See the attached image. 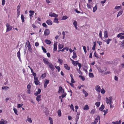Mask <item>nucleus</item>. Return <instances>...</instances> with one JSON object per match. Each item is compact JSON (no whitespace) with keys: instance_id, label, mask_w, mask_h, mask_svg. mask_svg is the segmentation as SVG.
I'll return each mask as SVG.
<instances>
[{"instance_id":"25","label":"nucleus","mask_w":124,"mask_h":124,"mask_svg":"<svg viewBox=\"0 0 124 124\" xmlns=\"http://www.w3.org/2000/svg\"><path fill=\"white\" fill-rule=\"evenodd\" d=\"M45 41L46 43L47 44L50 45L51 43V41L49 40L46 39Z\"/></svg>"},{"instance_id":"59","label":"nucleus","mask_w":124,"mask_h":124,"mask_svg":"<svg viewBox=\"0 0 124 124\" xmlns=\"http://www.w3.org/2000/svg\"><path fill=\"white\" fill-rule=\"evenodd\" d=\"M73 24L74 25V26L76 25L77 26V21H74L73 23Z\"/></svg>"},{"instance_id":"56","label":"nucleus","mask_w":124,"mask_h":124,"mask_svg":"<svg viewBox=\"0 0 124 124\" xmlns=\"http://www.w3.org/2000/svg\"><path fill=\"white\" fill-rule=\"evenodd\" d=\"M31 85L29 84L27 86V88L28 89H31Z\"/></svg>"},{"instance_id":"45","label":"nucleus","mask_w":124,"mask_h":124,"mask_svg":"<svg viewBox=\"0 0 124 124\" xmlns=\"http://www.w3.org/2000/svg\"><path fill=\"white\" fill-rule=\"evenodd\" d=\"M42 48L43 52L45 53H46L47 51L46 49L44 48L43 46H42Z\"/></svg>"},{"instance_id":"55","label":"nucleus","mask_w":124,"mask_h":124,"mask_svg":"<svg viewBox=\"0 0 124 124\" xmlns=\"http://www.w3.org/2000/svg\"><path fill=\"white\" fill-rule=\"evenodd\" d=\"M99 36L102 39V32L101 31H100V33H99Z\"/></svg>"},{"instance_id":"12","label":"nucleus","mask_w":124,"mask_h":124,"mask_svg":"<svg viewBox=\"0 0 124 124\" xmlns=\"http://www.w3.org/2000/svg\"><path fill=\"white\" fill-rule=\"evenodd\" d=\"M37 96V97L36 98V100L38 101L39 102L41 100V95H38Z\"/></svg>"},{"instance_id":"49","label":"nucleus","mask_w":124,"mask_h":124,"mask_svg":"<svg viewBox=\"0 0 124 124\" xmlns=\"http://www.w3.org/2000/svg\"><path fill=\"white\" fill-rule=\"evenodd\" d=\"M109 98L108 99L107 97L106 98V101L107 104H108L109 102Z\"/></svg>"},{"instance_id":"39","label":"nucleus","mask_w":124,"mask_h":124,"mask_svg":"<svg viewBox=\"0 0 124 124\" xmlns=\"http://www.w3.org/2000/svg\"><path fill=\"white\" fill-rule=\"evenodd\" d=\"M49 120H50V124H53V121L51 117H49Z\"/></svg>"},{"instance_id":"47","label":"nucleus","mask_w":124,"mask_h":124,"mask_svg":"<svg viewBox=\"0 0 124 124\" xmlns=\"http://www.w3.org/2000/svg\"><path fill=\"white\" fill-rule=\"evenodd\" d=\"M105 90L103 88H102L101 91V93L102 94H104L105 93Z\"/></svg>"},{"instance_id":"23","label":"nucleus","mask_w":124,"mask_h":124,"mask_svg":"<svg viewBox=\"0 0 124 124\" xmlns=\"http://www.w3.org/2000/svg\"><path fill=\"white\" fill-rule=\"evenodd\" d=\"M76 53L74 51L73 53V55L72 56V58L73 59H74L75 58L77 57V56L76 55Z\"/></svg>"},{"instance_id":"26","label":"nucleus","mask_w":124,"mask_h":124,"mask_svg":"<svg viewBox=\"0 0 124 124\" xmlns=\"http://www.w3.org/2000/svg\"><path fill=\"white\" fill-rule=\"evenodd\" d=\"M57 44L54 43V51H56L57 50Z\"/></svg>"},{"instance_id":"17","label":"nucleus","mask_w":124,"mask_h":124,"mask_svg":"<svg viewBox=\"0 0 124 124\" xmlns=\"http://www.w3.org/2000/svg\"><path fill=\"white\" fill-rule=\"evenodd\" d=\"M34 81V83L35 85H40V82L39 81L38 79V80H35Z\"/></svg>"},{"instance_id":"42","label":"nucleus","mask_w":124,"mask_h":124,"mask_svg":"<svg viewBox=\"0 0 124 124\" xmlns=\"http://www.w3.org/2000/svg\"><path fill=\"white\" fill-rule=\"evenodd\" d=\"M27 120L28 122L31 123H32V121L31 118L29 117H27Z\"/></svg>"},{"instance_id":"50","label":"nucleus","mask_w":124,"mask_h":124,"mask_svg":"<svg viewBox=\"0 0 124 124\" xmlns=\"http://www.w3.org/2000/svg\"><path fill=\"white\" fill-rule=\"evenodd\" d=\"M67 93H63V94H62V98H63L65 97Z\"/></svg>"},{"instance_id":"38","label":"nucleus","mask_w":124,"mask_h":124,"mask_svg":"<svg viewBox=\"0 0 124 124\" xmlns=\"http://www.w3.org/2000/svg\"><path fill=\"white\" fill-rule=\"evenodd\" d=\"M13 110L15 114L18 115L17 114V109L16 108H14Z\"/></svg>"},{"instance_id":"60","label":"nucleus","mask_w":124,"mask_h":124,"mask_svg":"<svg viewBox=\"0 0 124 124\" xmlns=\"http://www.w3.org/2000/svg\"><path fill=\"white\" fill-rule=\"evenodd\" d=\"M95 112V110L93 109L92 110L91 112V113L92 114H94Z\"/></svg>"},{"instance_id":"4","label":"nucleus","mask_w":124,"mask_h":124,"mask_svg":"<svg viewBox=\"0 0 124 124\" xmlns=\"http://www.w3.org/2000/svg\"><path fill=\"white\" fill-rule=\"evenodd\" d=\"M95 90L98 93H100L101 91V88L99 85H96L95 87Z\"/></svg>"},{"instance_id":"11","label":"nucleus","mask_w":124,"mask_h":124,"mask_svg":"<svg viewBox=\"0 0 124 124\" xmlns=\"http://www.w3.org/2000/svg\"><path fill=\"white\" fill-rule=\"evenodd\" d=\"M49 80L48 79H46L45 80L44 84V87L45 88H46L47 87V85L49 84Z\"/></svg>"},{"instance_id":"51","label":"nucleus","mask_w":124,"mask_h":124,"mask_svg":"<svg viewBox=\"0 0 124 124\" xmlns=\"http://www.w3.org/2000/svg\"><path fill=\"white\" fill-rule=\"evenodd\" d=\"M9 88V87L7 86H3L2 87V89H5V90H7Z\"/></svg>"},{"instance_id":"57","label":"nucleus","mask_w":124,"mask_h":124,"mask_svg":"<svg viewBox=\"0 0 124 124\" xmlns=\"http://www.w3.org/2000/svg\"><path fill=\"white\" fill-rule=\"evenodd\" d=\"M5 0H2V5L4 6L5 5Z\"/></svg>"},{"instance_id":"40","label":"nucleus","mask_w":124,"mask_h":124,"mask_svg":"<svg viewBox=\"0 0 124 124\" xmlns=\"http://www.w3.org/2000/svg\"><path fill=\"white\" fill-rule=\"evenodd\" d=\"M27 47H28V50H29V51L30 52H31L32 49L31 48V46Z\"/></svg>"},{"instance_id":"9","label":"nucleus","mask_w":124,"mask_h":124,"mask_svg":"<svg viewBox=\"0 0 124 124\" xmlns=\"http://www.w3.org/2000/svg\"><path fill=\"white\" fill-rule=\"evenodd\" d=\"M7 123L6 120H4L2 119H1V120L0 121V124H6Z\"/></svg>"},{"instance_id":"52","label":"nucleus","mask_w":124,"mask_h":124,"mask_svg":"<svg viewBox=\"0 0 124 124\" xmlns=\"http://www.w3.org/2000/svg\"><path fill=\"white\" fill-rule=\"evenodd\" d=\"M23 105V104H18L17 107L19 108L22 107V106Z\"/></svg>"},{"instance_id":"16","label":"nucleus","mask_w":124,"mask_h":124,"mask_svg":"<svg viewBox=\"0 0 124 124\" xmlns=\"http://www.w3.org/2000/svg\"><path fill=\"white\" fill-rule=\"evenodd\" d=\"M64 68L65 69L68 70H69L70 69V67L68 66L67 64H64Z\"/></svg>"},{"instance_id":"3","label":"nucleus","mask_w":124,"mask_h":124,"mask_svg":"<svg viewBox=\"0 0 124 124\" xmlns=\"http://www.w3.org/2000/svg\"><path fill=\"white\" fill-rule=\"evenodd\" d=\"M50 31L48 29H46L45 31L44 32V35L45 36H47L49 35L50 34Z\"/></svg>"},{"instance_id":"63","label":"nucleus","mask_w":124,"mask_h":124,"mask_svg":"<svg viewBox=\"0 0 124 124\" xmlns=\"http://www.w3.org/2000/svg\"><path fill=\"white\" fill-rule=\"evenodd\" d=\"M78 65L79 67V69H80L82 66V65L81 64L79 63L78 64Z\"/></svg>"},{"instance_id":"24","label":"nucleus","mask_w":124,"mask_h":124,"mask_svg":"<svg viewBox=\"0 0 124 124\" xmlns=\"http://www.w3.org/2000/svg\"><path fill=\"white\" fill-rule=\"evenodd\" d=\"M83 93L85 95V97H87L88 95V93L84 89H83Z\"/></svg>"},{"instance_id":"10","label":"nucleus","mask_w":124,"mask_h":124,"mask_svg":"<svg viewBox=\"0 0 124 124\" xmlns=\"http://www.w3.org/2000/svg\"><path fill=\"white\" fill-rule=\"evenodd\" d=\"M112 97L110 96L109 97V101L110 107L111 108H112Z\"/></svg>"},{"instance_id":"64","label":"nucleus","mask_w":124,"mask_h":124,"mask_svg":"<svg viewBox=\"0 0 124 124\" xmlns=\"http://www.w3.org/2000/svg\"><path fill=\"white\" fill-rule=\"evenodd\" d=\"M121 45L123 47H124V40L122 42H121Z\"/></svg>"},{"instance_id":"29","label":"nucleus","mask_w":124,"mask_h":124,"mask_svg":"<svg viewBox=\"0 0 124 124\" xmlns=\"http://www.w3.org/2000/svg\"><path fill=\"white\" fill-rule=\"evenodd\" d=\"M123 13V10L119 11L117 15V17H118L119 16L121 15Z\"/></svg>"},{"instance_id":"58","label":"nucleus","mask_w":124,"mask_h":124,"mask_svg":"<svg viewBox=\"0 0 124 124\" xmlns=\"http://www.w3.org/2000/svg\"><path fill=\"white\" fill-rule=\"evenodd\" d=\"M42 26L44 27L45 28H47V25L45 23H43L42 24Z\"/></svg>"},{"instance_id":"28","label":"nucleus","mask_w":124,"mask_h":124,"mask_svg":"<svg viewBox=\"0 0 124 124\" xmlns=\"http://www.w3.org/2000/svg\"><path fill=\"white\" fill-rule=\"evenodd\" d=\"M124 35V34L123 32H122L120 33L119 34H118L117 35V37L118 38H119L120 37L123 36Z\"/></svg>"},{"instance_id":"37","label":"nucleus","mask_w":124,"mask_h":124,"mask_svg":"<svg viewBox=\"0 0 124 124\" xmlns=\"http://www.w3.org/2000/svg\"><path fill=\"white\" fill-rule=\"evenodd\" d=\"M79 77L80 78L82 81H84L85 80V77L82 76L80 75Z\"/></svg>"},{"instance_id":"46","label":"nucleus","mask_w":124,"mask_h":124,"mask_svg":"<svg viewBox=\"0 0 124 124\" xmlns=\"http://www.w3.org/2000/svg\"><path fill=\"white\" fill-rule=\"evenodd\" d=\"M70 108L71 109H72L74 111V106L72 104H71L70 106Z\"/></svg>"},{"instance_id":"15","label":"nucleus","mask_w":124,"mask_h":124,"mask_svg":"<svg viewBox=\"0 0 124 124\" xmlns=\"http://www.w3.org/2000/svg\"><path fill=\"white\" fill-rule=\"evenodd\" d=\"M112 40V39H105L104 40V41L107 44H109L110 42Z\"/></svg>"},{"instance_id":"62","label":"nucleus","mask_w":124,"mask_h":124,"mask_svg":"<svg viewBox=\"0 0 124 124\" xmlns=\"http://www.w3.org/2000/svg\"><path fill=\"white\" fill-rule=\"evenodd\" d=\"M108 109H106V110H104L103 111L104 113L107 114L108 112Z\"/></svg>"},{"instance_id":"18","label":"nucleus","mask_w":124,"mask_h":124,"mask_svg":"<svg viewBox=\"0 0 124 124\" xmlns=\"http://www.w3.org/2000/svg\"><path fill=\"white\" fill-rule=\"evenodd\" d=\"M41 89L39 88L38 89L37 92H36L35 93L34 95L35 96H37L38 94H40L41 93Z\"/></svg>"},{"instance_id":"27","label":"nucleus","mask_w":124,"mask_h":124,"mask_svg":"<svg viewBox=\"0 0 124 124\" xmlns=\"http://www.w3.org/2000/svg\"><path fill=\"white\" fill-rule=\"evenodd\" d=\"M104 108V106L103 104H102L101 107H100L99 108V110L102 111Z\"/></svg>"},{"instance_id":"36","label":"nucleus","mask_w":124,"mask_h":124,"mask_svg":"<svg viewBox=\"0 0 124 124\" xmlns=\"http://www.w3.org/2000/svg\"><path fill=\"white\" fill-rule=\"evenodd\" d=\"M58 62L61 64H62V63L63 62V60L62 59H58Z\"/></svg>"},{"instance_id":"1","label":"nucleus","mask_w":124,"mask_h":124,"mask_svg":"<svg viewBox=\"0 0 124 124\" xmlns=\"http://www.w3.org/2000/svg\"><path fill=\"white\" fill-rule=\"evenodd\" d=\"M7 30L6 32L10 31L12 29V26L9 25V23H7L6 24Z\"/></svg>"},{"instance_id":"20","label":"nucleus","mask_w":124,"mask_h":124,"mask_svg":"<svg viewBox=\"0 0 124 124\" xmlns=\"http://www.w3.org/2000/svg\"><path fill=\"white\" fill-rule=\"evenodd\" d=\"M108 37L107 32L106 31H105L104 32V37L106 38H108Z\"/></svg>"},{"instance_id":"14","label":"nucleus","mask_w":124,"mask_h":124,"mask_svg":"<svg viewBox=\"0 0 124 124\" xmlns=\"http://www.w3.org/2000/svg\"><path fill=\"white\" fill-rule=\"evenodd\" d=\"M46 23L49 25H51L52 24V22L51 20H48L46 21Z\"/></svg>"},{"instance_id":"19","label":"nucleus","mask_w":124,"mask_h":124,"mask_svg":"<svg viewBox=\"0 0 124 124\" xmlns=\"http://www.w3.org/2000/svg\"><path fill=\"white\" fill-rule=\"evenodd\" d=\"M20 50H19V51L17 52V55L19 60L21 61V59L20 58Z\"/></svg>"},{"instance_id":"2","label":"nucleus","mask_w":124,"mask_h":124,"mask_svg":"<svg viewBox=\"0 0 124 124\" xmlns=\"http://www.w3.org/2000/svg\"><path fill=\"white\" fill-rule=\"evenodd\" d=\"M64 89L62 88L61 86H60L59 87L58 93H64Z\"/></svg>"},{"instance_id":"61","label":"nucleus","mask_w":124,"mask_h":124,"mask_svg":"<svg viewBox=\"0 0 124 124\" xmlns=\"http://www.w3.org/2000/svg\"><path fill=\"white\" fill-rule=\"evenodd\" d=\"M112 123L113 124H119V122L118 121L113 122Z\"/></svg>"},{"instance_id":"41","label":"nucleus","mask_w":124,"mask_h":124,"mask_svg":"<svg viewBox=\"0 0 124 124\" xmlns=\"http://www.w3.org/2000/svg\"><path fill=\"white\" fill-rule=\"evenodd\" d=\"M26 44L27 47L31 46L30 42L28 40L27 41L26 43Z\"/></svg>"},{"instance_id":"48","label":"nucleus","mask_w":124,"mask_h":124,"mask_svg":"<svg viewBox=\"0 0 124 124\" xmlns=\"http://www.w3.org/2000/svg\"><path fill=\"white\" fill-rule=\"evenodd\" d=\"M55 67L57 69L58 72L60 70V68L59 66H55Z\"/></svg>"},{"instance_id":"8","label":"nucleus","mask_w":124,"mask_h":124,"mask_svg":"<svg viewBox=\"0 0 124 124\" xmlns=\"http://www.w3.org/2000/svg\"><path fill=\"white\" fill-rule=\"evenodd\" d=\"M44 63L48 65L50 63L48 62V59L45 58H44L43 59Z\"/></svg>"},{"instance_id":"13","label":"nucleus","mask_w":124,"mask_h":124,"mask_svg":"<svg viewBox=\"0 0 124 124\" xmlns=\"http://www.w3.org/2000/svg\"><path fill=\"white\" fill-rule=\"evenodd\" d=\"M49 16L52 17H57L58 16V15L54 13H53L51 14H49Z\"/></svg>"},{"instance_id":"44","label":"nucleus","mask_w":124,"mask_h":124,"mask_svg":"<svg viewBox=\"0 0 124 124\" xmlns=\"http://www.w3.org/2000/svg\"><path fill=\"white\" fill-rule=\"evenodd\" d=\"M89 76L91 78H93L94 77V75L92 73H89Z\"/></svg>"},{"instance_id":"32","label":"nucleus","mask_w":124,"mask_h":124,"mask_svg":"<svg viewBox=\"0 0 124 124\" xmlns=\"http://www.w3.org/2000/svg\"><path fill=\"white\" fill-rule=\"evenodd\" d=\"M57 113L58 116H60L61 115V112L60 109L58 110L57 111Z\"/></svg>"},{"instance_id":"21","label":"nucleus","mask_w":124,"mask_h":124,"mask_svg":"<svg viewBox=\"0 0 124 124\" xmlns=\"http://www.w3.org/2000/svg\"><path fill=\"white\" fill-rule=\"evenodd\" d=\"M83 109L85 110H87L89 109V108L87 105H86L84 107Z\"/></svg>"},{"instance_id":"31","label":"nucleus","mask_w":124,"mask_h":124,"mask_svg":"<svg viewBox=\"0 0 124 124\" xmlns=\"http://www.w3.org/2000/svg\"><path fill=\"white\" fill-rule=\"evenodd\" d=\"M46 76V74L45 73L44 74H42L41 76V78H42V79L44 78Z\"/></svg>"},{"instance_id":"54","label":"nucleus","mask_w":124,"mask_h":124,"mask_svg":"<svg viewBox=\"0 0 124 124\" xmlns=\"http://www.w3.org/2000/svg\"><path fill=\"white\" fill-rule=\"evenodd\" d=\"M83 49L85 54H86V48L85 46H83Z\"/></svg>"},{"instance_id":"6","label":"nucleus","mask_w":124,"mask_h":124,"mask_svg":"<svg viewBox=\"0 0 124 124\" xmlns=\"http://www.w3.org/2000/svg\"><path fill=\"white\" fill-rule=\"evenodd\" d=\"M48 65L49 66L50 69L52 70H53L55 69L54 66L50 62Z\"/></svg>"},{"instance_id":"22","label":"nucleus","mask_w":124,"mask_h":124,"mask_svg":"<svg viewBox=\"0 0 124 124\" xmlns=\"http://www.w3.org/2000/svg\"><path fill=\"white\" fill-rule=\"evenodd\" d=\"M54 22L57 23H59L58 21V19L57 18V17H55L54 20Z\"/></svg>"},{"instance_id":"33","label":"nucleus","mask_w":124,"mask_h":124,"mask_svg":"<svg viewBox=\"0 0 124 124\" xmlns=\"http://www.w3.org/2000/svg\"><path fill=\"white\" fill-rule=\"evenodd\" d=\"M97 9L96 5L93 8V12H95L96 10Z\"/></svg>"},{"instance_id":"5","label":"nucleus","mask_w":124,"mask_h":124,"mask_svg":"<svg viewBox=\"0 0 124 124\" xmlns=\"http://www.w3.org/2000/svg\"><path fill=\"white\" fill-rule=\"evenodd\" d=\"M29 13H30L29 14L30 18L31 20V17H33V15L35 12L33 11L30 10L29 11Z\"/></svg>"},{"instance_id":"35","label":"nucleus","mask_w":124,"mask_h":124,"mask_svg":"<svg viewBox=\"0 0 124 124\" xmlns=\"http://www.w3.org/2000/svg\"><path fill=\"white\" fill-rule=\"evenodd\" d=\"M63 47V45H62L60 44H59L58 45V48L59 49H61Z\"/></svg>"},{"instance_id":"7","label":"nucleus","mask_w":124,"mask_h":124,"mask_svg":"<svg viewBox=\"0 0 124 124\" xmlns=\"http://www.w3.org/2000/svg\"><path fill=\"white\" fill-rule=\"evenodd\" d=\"M100 117L99 116H98L96 118L94 121V123L93 124H96L98 122V120H100Z\"/></svg>"},{"instance_id":"34","label":"nucleus","mask_w":124,"mask_h":124,"mask_svg":"<svg viewBox=\"0 0 124 124\" xmlns=\"http://www.w3.org/2000/svg\"><path fill=\"white\" fill-rule=\"evenodd\" d=\"M100 102H97L95 103V105L97 107H99L100 105Z\"/></svg>"},{"instance_id":"53","label":"nucleus","mask_w":124,"mask_h":124,"mask_svg":"<svg viewBox=\"0 0 124 124\" xmlns=\"http://www.w3.org/2000/svg\"><path fill=\"white\" fill-rule=\"evenodd\" d=\"M67 17L66 16H63L62 19V20H64L67 19Z\"/></svg>"},{"instance_id":"43","label":"nucleus","mask_w":124,"mask_h":124,"mask_svg":"<svg viewBox=\"0 0 124 124\" xmlns=\"http://www.w3.org/2000/svg\"><path fill=\"white\" fill-rule=\"evenodd\" d=\"M87 6L88 8L91 9L92 8V6L90 4L88 3L87 4Z\"/></svg>"},{"instance_id":"30","label":"nucleus","mask_w":124,"mask_h":124,"mask_svg":"<svg viewBox=\"0 0 124 124\" xmlns=\"http://www.w3.org/2000/svg\"><path fill=\"white\" fill-rule=\"evenodd\" d=\"M21 18L22 20V22L23 23L24 21V17L23 15L22 14L21 15Z\"/></svg>"}]
</instances>
